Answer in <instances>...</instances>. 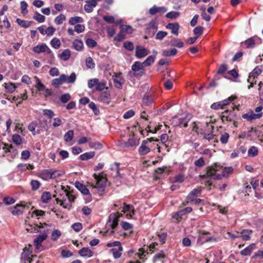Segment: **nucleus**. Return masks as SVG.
<instances>
[{"label": "nucleus", "instance_id": "obj_15", "mask_svg": "<svg viewBox=\"0 0 263 263\" xmlns=\"http://www.w3.org/2000/svg\"><path fill=\"white\" fill-rule=\"evenodd\" d=\"M122 212L124 213H128L126 216L130 218L135 214V210L134 206L131 204H126L125 203H124Z\"/></svg>", "mask_w": 263, "mask_h": 263}, {"label": "nucleus", "instance_id": "obj_39", "mask_svg": "<svg viewBox=\"0 0 263 263\" xmlns=\"http://www.w3.org/2000/svg\"><path fill=\"white\" fill-rule=\"evenodd\" d=\"M51 199V194L49 192H45L43 193L41 199L43 202L47 203Z\"/></svg>", "mask_w": 263, "mask_h": 263}, {"label": "nucleus", "instance_id": "obj_31", "mask_svg": "<svg viewBox=\"0 0 263 263\" xmlns=\"http://www.w3.org/2000/svg\"><path fill=\"white\" fill-rule=\"evenodd\" d=\"M95 155L94 152H87L83 154L80 156V159L82 161L88 160L91 158H92Z\"/></svg>", "mask_w": 263, "mask_h": 263}, {"label": "nucleus", "instance_id": "obj_29", "mask_svg": "<svg viewBox=\"0 0 263 263\" xmlns=\"http://www.w3.org/2000/svg\"><path fill=\"white\" fill-rule=\"evenodd\" d=\"M252 231L249 230H243L241 232V235H239L240 238L243 240H249L250 239V235Z\"/></svg>", "mask_w": 263, "mask_h": 263}, {"label": "nucleus", "instance_id": "obj_40", "mask_svg": "<svg viewBox=\"0 0 263 263\" xmlns=\"http://www.w3.org/2000/svg\"><path fill=\"white\" fill-rule=\"evenodd\" d=\"M155 56L150 55L142 63L144 67L149 66L155 62Z\"/></svg>", "mask_w": 263, "mask_h": 263}, {"label": "nucleus", "instance_id": "obj_50", "mask_svg": "<svg viewBox=\"0 0 263 263\" xmlns=\"http://www.w3.org/2000/svg\"><path fill=\"white\" fill-rule=\"evenodd\" d=\"M33 18L39 23H43L45 20V17L39 12H35Z\"/></svg>", "mask_w": 263, "mask_h": 263}, {"label": "nucleus", "instance_id": "obj_5", "mask_svg": "<svg viewBox=\"0 0 263 263\" xmlns=\"http://www.w3.org/2000/svg\"><path fill=\"white\" fill-rule=\"evenodd\" d=\"M53 226L52 223L48 224L47 223H40V224H28V226L26 227V230L27 232L29 233H37L41 232L40 229L44 228L45 227H51Z\"/></svg>", "mask_w": 263, "mask_h": 263}, {"label": "nucleus", "instance_id": "obj_30", "mask_svg": "<svg viewBox=\"0 0 263 263\" xmlns=\"http://www.w3.org/2000/svg\"><path fill=\"white\" fill-rule=\"evenodd\" d=\"M71 55V52L69 49H65L61 54L59 55V58L62 60L66 61L68 60Z\"/></svg>", "mask_w": 263, "mask_h": 263}, {"label": "nucleus", "instance_id": "obj_44", "mask_svg": "<svg viewBox=\"0 0 263 263\" xmlns=\"http://www.w3.org/2000/svg\"><path fill=\"white\" fill-rule=\"evenodd\" d=\"M66 20V16L64 14H61L54 19V22L57 25L62 24Z\"/></svg>", "mask_w": 263, "mask_h": 263}, {"label": "nucleus", "instance_id": "obj_56", "mask_svg": "<svg viewBox=\"0 0 263 263\" xmlns=\"http://www.w3.org/2000/svg\"><path fill=\"white\" fill-rule=\"evenodd\" d=\"M194 34L198 37L203 32V27L200 26L196 27L193 30Z\"/></svg>", "mask_w": 263, "mask_h": 263}, {"label": "nucleus", "instance_id": "obj_46", "mask_svg": "<svg viewBox=\"0 0 263 263\" xmlns=\"http://www.w3.org/2000/svg\"><path fill=\"white\" fill-rule=\"evenodd\" d=\"M138 141L134 138H129L128 140L125 143V145L127 147H132L138 144Z\"/></svg>", "mask_w": 263, "mask_h": 263}, {"label": "nucleus", "instance_id": "obj_20", "mask_svg": "<svg viewBox=\"0 0 263 263\" xmlns=\"http://www.w3.org/2000/svg\"><path fill=\"white\" fill-rule=\"evenodd\" d=\"M37 176L44 180H49L51 179L50 170H44L38 173Z\"/></svg>", "mask_w": 263, "mask_h": 263}, {"label": "nucleus", "instance_id": "obj_6", "mask_svg": "<svg viewBox=\"0 0 263 263\" xmlns=\"http://www.w3.org/2000/svg\"><path fill=\"white\" fill-rule=\"evenodd\" d=\"M144 66L143 64L140 62L136 61L132 66V70L134 71V75L135 77H141L144 74L143 70Z\"/></svg>", "mask_w": 263, "mask_h": 263}, {"label": "nucleus", "instance_id": "obj_32", "mask_svg": "<svg viewBox=\"0 0 263 263\" xmlns=\"http://www.w3.org/2000/svg\"><path fill=\"white\" fill-rule=\"evenodd\" d=\"M83 18L80 16L71 17L69 20L68 23L70 25H74L77 23H83Z\"/></svg>", "mask_w": 263, "mask_h": 263}, {"label": "nucleus", "instance_id": "obj_13", "mask_svg": "<svg viewBox=\"0 0 263 263\" xmlns=\"http://www.w3.org/2000/svg\"><path fill=\"white\" fill-rule=\"evenodd\" d=\"M213 123L211 121L206 122V124L208 128V130L210 132L209 133H204V139L210 141L213 139L214 135L213 134V130L214 129V126L212 125Z\"/></svg>", "mask_w": 263, "mask_h": 263}, {"label": "nucleus", "instance_id": "obj_59", "mask_svg": "<svg viewBox=\"0 0 263 263\" xmlns=\"http://www.w3.org/2000/svg\"><path fill=\"white\" fill-rule=\"evenodd\" d=\"M86 64L88 68H93L95 66V64L91 57H88L86 59Z\"/></svg>", "mask_w": 263, "mask_h": 263}, {"label": "nucleus", "instance_id": "obj_2", "mask_svg": "<svg viewBox=\"0 0 263 263\" xmlns=\"http://www.w3.org/2000/svg\"><path fill=\"white\" fill-rule=\"evenodd\" d=\"M262 109V106H259L255 109L256 113H254L252 111H250L242 115V117L249 121L260 119L262 116V112H261Z\"/></svg>", "mask_w": 263, "mask_h": 263}, {"label": "nucleus", "instance_id": "obj_61", "mask_svg": "<svg viewBox=\"0 0 263 263\" xmlns=\"http://www.w3.org/2000/svg\"><path fill=\"white\" fill-rule=\"evenodd\" d=\"M86 44L89 48H93L97 46V42L92 39H87L86 41Z\"/></svg>", "mask_w": 263, "mask_h": 263}, {"label": "nucleus", "instance_id": "obj_1", "mask_svg": "<svg viewBox=\"0 0 263 263\" xmlns=\"http://www.w3.org/2000/svg\"><path fill=\"white\" fill-rule=\"evenodd\" d=\"M93 177L96 180V183L92 184L91 186L93 188H96L98 194L101 195L105 190L107 179L101 175L96 174H93Z\"/></svg>", "mask_w": 263, "mask_h": 263}, {"label": "nucleus", "instance_id": "obj_35", "mask_svg": "<svg viewBox=\"0 0 263 263\" xmlns=\"http://www.w3.org/2000/svg\"><path fill=\"white\" fill-rule=\"evenodd\" d=\"M177 50L175 48L171 50H163L162 51V55L163 57H171L176 54Z\"/></svg>", "mask_w": 263, "mask_h": 263}, {"label": "nucleus", "instance_id": "obj_49", "mask_svg": "<svg viewBox=\"0 0 263 263\" xmlns=\"http://www.w3.org/2000/svg\"><path fill=\"white\" fill-rule=\"evenodd\" d=\"M120 218L119 213H114L111 214L109 216V222H111V221H117L118 222V219Z\"/></svg>", "mask_w": 263, "mask_h": 263}, {"label": "nucleus", "instance_id": "obj_36", "mask_svg": "<svg viewBox=\"0 0 263 263\" xmlns=\"http://www.w3.org/2000/svg\"><path fill=\"white\" fill-rule=\"evenodd\" d=\"M76 80V74L74 72H72L71 73L70 76L68 77L65 74V78L64 80V83H67L68 84L73 83Z\"/></svg>", "mask_w": 263, "mask_h": 263}, {"label": "nucleus", "instance_id": "obj_14", "mask_svg": "<svg viewBox=\"0 0 263 263\" xmlns=\"http://www.w3.org/2000/svg\"><path fill=\"white\" fill-rule=\"evenodd\" d=\"M86 4L84 6V10L87 13L92 12L93 8L97 6L96 0H86Z\"/></svg>", "mask_w": 263, "mask_h": 263}, {"label": "nucleus", "instance_id": "obj_43", "mask_svg": "<svg viewBox=\"0 0 263 263\" xmlns=\"http://www.w3.org/2000/svg\"><path fill=\"white\" fill-rule=\"evenodd\" d=\"M62 234L60 230H54L51 233V238L53 241L57 240L61 236Z\"/></svg>", "mask_w": 263, "mask_h": 263}, {"label": "nucleus", "instance_id": "obj_34", "mask_svg": "<svg viewBox=\"0 0 263 263\" xmlns=\"http://www.w3.org/2000/svg\"><path fill=\"white\" fill-rule=\"evenodd\" d=\"M16 22L20 26L25 28L29 27L32 23V21H27L20 18H17Z\"/></svg>", "mask_w": 263, "mask_h": 263}, {"label": "nucleus", "instance_id": "obj_62", "mask_svg": "<svg viewBox=\"0 0 263 263\" xmlns=\"http://www.w3.org/2000/svg\"><path fill=\"white\" fill-rule=\"evenodd\" d=\"M71 99V96L69 93H65L61 96L60 98L61 101L63 103H66L69 101Z\"/></svg>", "mask_w": 263, "mask_h": 263}, {"label": "nucleus", "instance_id": "obj_37", "mask_svg": "<svg viewBox=\"0 0 263 263\" xmlns=\"http://www.w3.org/2000/svg\"><path fill=\"white\" fill-rule=\"evenodd\" d=\"M252 131H254L256 135H258V133L259 132L258 130L256 128H253V127H252L250 130H249L248 132V133H246V132H243V133H241L239 135V138H241V139H244L246 136H248V137H250L251 136V133L252 132Z\"/></svg>", "mask_w": 263, "mask_h": 263}, {"label": "nucleus", "instance_id": "obj_7", "mask_svg": "<svg viewBox=\"0 0 263 263\" xmlns=\"http://www.w3.org/2000/svg\"><path fill=\"white\" fill-rule=\"evenodd\" d=\"M262 72L261 66L256 67L250 73L249 78L248 79V82L250 83V85L248 86V88L250 89L253 87V84L256 83L255 81L254 82V79L258 76Z\"/></svg>", "mask_w": 263, "mask_h": 263}, {"label": "nucleus", "instance_id": "obj_51", "mask_svg": "<svg viewBox=\"0 0 263 263\" xmlns=\"http://www.w3.org/2000/svg\"><path fill=\"white\" fill-rule=\"evenodd\" d=\"M180 15V13L179 12H176V11H171L168 12L165 16L167 18H171V19H174L178 17Z\"/></svg>", "mask_w": 263, "mask_h": 263}, {"label": "nucleus", "instance_id": "obj_54", "mask_svg": "<svg viewBox=\"0 0 263 263\" xmlns=\"http://www.w3.org/2000/svg\"><path fill=\"white\" fill-rule=\"evenodd\" d=\"M167 32L166 31H158L156 35V39L158 40H162L166 35Z\"/></svg>", "mask_w": 263, "mask_h": 263}, {"label": "nucleus", "instance_id": "obj_19", "mask_svg": "<svg viewBox=\"0 0 263 263\" xmlns=\"http://www.w3.org/2000/svg\"><path fill=\"white\" fill-rule=\"evenodd\" d=\"M179 25L178 23H168L166 26V28L170 29L171 33L177 35L179 34Z\"/></svg>", "mask_w": 263, "mask_h": 263}, {"label": "nucleus", "instance_id": "obj_10", "mask_svg": "<svg viewBox=\"0 0 263 263\" xmlns=\"http://www.w3.org/2000/svg\"><path fill=\"white\" fill-rule=\"evenodd\" d=\"M32 251L29 248L25 247L21 255V260L23 263H31L32 259L30 257Z\"/></svg>", "mask_w": 263, "mask_h": 263}, {"label": "nucleus", "instance_id": "obj_26", "mask_svg": "<svg viewBox=\"0 0 263 263\" xmlns=\"http://www.w3.org/2000/svg\"><path fill=\"white\" fill-rule=\"evenodd\" d=\"M72 46L77 51H81L83 49V43L81 40L76 39L72 43Z\"/></svg>", "mask_w": 263, "mask_h": 263}, {"label": "nucleus", "instance_id": "obj_58", "mask_svg": "<svg viewBox=\"0 0 263 263\" xmlns=\"http://www.w3.org/2000/svg\"><path fill=\"white\" fill-rule=\"evenodd\" d=\"M99 83V79L97 78L90 79L88 81V87L89 88H93L95 86H97V83Z\"/></svg>", "mask_w": 263, "mask_h": 263}, {"label": "nucleus", "instance_id": "obj_38", "mask_svg": "<svg viewBox=\"0 0 263 263\" xmlns=\"http://www.w3.org/2000/svg\"><path fill=\"white\" fill-rule=\"evenodd\" d=\"M258 150L257 148L254 146H251L248 150V155L249 157H254L258 155Z\"/></svg>", "mask_w": 263, "mask_h": 263}, {"label": "nucleus", "instance_id": "obj_9", "mask_svg": "<svg viewBox=\"0 0 263 263\" xmlns=\"http://www.w3.org/2000/svg\"><path fill=\"white\" fill-rule=\"evenodd\" d=\"M48 229H45L43 231V233L39 235L34 239L33 243L35 246V248L37 250H39L40 249L42 246V242L47 239L48 237Z\"/></svg>", "mask_w": 263, "mask_h": 263}, {"label": "nucleus", "instance_id": "obj_8", "mask_svg": "<svg viewBox=\"0 0 263 263\" xmlns=\"http://www.w3.org/2000/svg\"><path fill=\"white\" fill-rule=\"evenodd\" d=\"M222 167L220 165H217L215 164L214 165L208 166L207 167V175L211 178L215 179H220L221 175L220 174H216L215 173L218 171L219 168Z\"/></svg>", "mask_w": 263, "mask_h": 263}, {"label": "nucleus", "instance_id": "obj_57", "mask_svg": "<svg viewBox=\"0 0 263 263\" xmlns=\"http://www.w3.org/2000/svg\"><path fill=\"white\" fill-rule=\"evenodd\" d=\"M89 146L91 148L100 149L102 148V145L99 142H89Z\"/></svg>", "mask_w": 263, "mask_h": 263}, {"label": "nucleus", "instance_id": "obj_24", "mask_svg": "<svg viewBox=\"0 0 263 263\" xmlns=\"http://www.w3.org/2000/svg\"><path fill=\"white\" fill-rule=\"evenodd\" d=\"M79 253L80 256L86 257H91L93 255V253L88 248H83L81 249Z\"/></svg>", "mask_w": 263, "mask_h": 263}, {"label": "nucleus", "instance_id": "obj_27", "mask_svg": "<svg viewBox=\"0 0 263 263\" xmlns=\"http://www.w3.org/2000/svg\"><path fill=\"white\" fill-rule=\"evenodd\" d=\"M255 245L254 243H252L246 248L243 250L240 251V254L244 256H248L250 255L252 252V251L255 249Z\"/></svg>", "mask_w": 263, "mask_h": 263}, {"label": "nucleus", "instance_id": "obj_52", "mask_svg": "<svg viewBox=\"0 0 263 263\" xmlns=\"http://www.w3.org/2000/svg\"><path fill=\"white\" fill-rule=\"evenodd\" d=\"M27 7L28 4L26 2L22 1L21 2V12L23 15H26L28 13Z\"/></svg>", "mask_w": 263, "mask_h": 263}, {"label": "nucleus", "instance_id": "obj_48", "mask_svg": "<svg viewBox=\"0 0 263 263\" xmlns=\"http://www.w3.org/2000/svg\"><path fill=\"white\" fill-rule=\"evenodd\" d=\"M243 44L246 45V47L248 48H253L255 46V42L252 38H250L247 40H246Z\"/></svg>", "mask_w": 263, "mask_h": 263}, {"label": "nucleus", "instance_id": "obj_45", "mask_svg": "<svg viewBox=\"0 0 263 263\" xmlns=\"http://www.w3.org/2000/svg\"><path fill=\"white\" fill-rule=\"evenodd\" d=\"M51 179H55L62 175V173L60 171L57 170H50Z\"/></svg>", "mask_w": 263, "mask_h": 263}, {"label": "nucleus", "instance_id": "obj_3", "mask_svg": "<svg viewBox=\"0 0 263 263\" xmlns=\"http://www.w3.org/2000/svg\"><path fill=\"white\" fill-rule=\"evenodd\" d=\"M192 118V116L190 114H186L184 117L178 118L177 116L173 117L171 122L172 124L175 126H179L182 124H183V127L186 128L187 127V123Z\"/></svg>", "mask_w": 263, "mask_h": 263}, {"label": "nucleus", "instance_id": "obj_18", "mask_svg": "<svg viewBox=\"0 0 263 263\" xmlns=\"http://www.w3.org/2000/svg\"><path fill=\"white\" fill-rule=\"evenodd\" d=\"M65 78V74H62L60 76L59 78L53 79L51 82V84L55 88H58L64 83Z\"/></svg>", "mask_w": 263, "mask_h": 263}, {"label": "nucleus", "instance_id": "obj_60", "mask_svg": "<svg viewBox=\"0 0 263 263\" xmlns=\"http://www.w3.org/2000/svg\"><path fill=\"white\" fill-rule=\"evenodd\" d=\"M121 30L123 32H126L127 33H131L133 31L132 28L129 25H122L121 26Z\"/></svg>", "mask_w": 263, "mask_h": 263}, {"label": "nucleus", "instance_id": "obj_41", "mask_svg": "<svg viewBox=\"0 0 263 263\" xmlns=\"http://www.w3.org/2000/svg\"><path fill=\"white\" fill-rule=\"evenodd\" d=\"M74 135V133L72 130H68L65 133L64 136V140L66 142H69L72 140Z\"/></svg>", "mask_w": 263, "mask_h": 263}, {"label": "nucleus", "instance_id": "obj_55", "mask_svg": "<svg viewBox=\"0 0 263 263\" xmlns=\"http://www.w3.org/2000/svg\"><path fill=\"white\" fill-rule=\"evenodd\" d=\"M123 47L125 49L129 51H133L134 49V44L130 41H126L124 43Z\"/></svg>", "mask_w": 263, "mask_h": 263}, {"label": "nucleus", "instance_id": "obj_16", "mask_svg": "<svg viewBox=\"0 0 263 263\" xmlns=\"http://www.w3.org/2000/svg\"><path fill=\"white\" fill-rule=\"evenodd\" d=\"M33 50L34 52L40 53L42 52H46L48 54H51V51L46 44H42L35 46Z\"/></svg>", "mask_w": 263, "mask_h": 263}, {"label": "nucleus", "instance_id": "obj_28", "mask_svg": "<svg viewBox=\"0 0 263 263\" xmlns=\"http://www.w3.org/2000/svg\"><path fill=\"white\" fill-rule=\"evenodd\" d=\"M154 99L151 95L145 94L142 99V103L146 106H149L154 102Z\"/></svg>", "mask_w": 263, "mask_h": 263}, {"label": "nucleus", "instance_id": "obj_63", "mask_svg": "<svg viewBox=\"0 0 263 263\" xmlns=\"http://www.w3.org/2000/svg\"><path fill=\"white\" fill-rule=\"evenodd\" d=\"M229 138V135L228 133L225 132L221 135L220 141L222 144H226L228 142Z\"/></svg>", "mask_w": 263, "mask_h": 263}, {"label": "nucleus", "instance_id": "obj_25", "mask_svg": "<svg viewBox=\"0 0 263 263\" xmlns=\"http://www.w3.org/2000/svg\"><path fill=\"white\" fill-rule=\"evenodd\" d=\"M76 187L84 195H89V191L85 185H83L80 182H76L75 183Z\"/></svg>", "mask_w": 263, "mask_h": 263}, {"label": "nucleus", "instance_id": "obj_33", "mask_svg": "<svg viewBox=\"0 0 263 263\" xmlns=\"http://www.w3.org/2000/svg\"><path fill=\"white\" fill-rule=\"evenodd\" d=\"M171 44L172 46H175L178 48L183 47L184 43L183 42L178 38H173L171 40Z\"/></svg>", "mask_w": 263, "mask_h": 263}, {"label": "nucleus", "instance_id": "obj_12", "mask_svg": "<svg viewBox=\"0 0 263 263\" xmlns=\"http://www.w3.org/2000/svg\"><path fill=\"white\" fill-rule=\"evenodd\" d=\"M148 54V50L142 46H138L136 48L135 55L138 59H142Z\"/></svg>", "mask_w": 263, "mask_h": 263}, {"label": "nucleus", "instance_id": "obj_21", "mask_svg": "<svg viewBox=\"0 0 263 263\" xmlns=\"http://www.w3.org/2000/svg\"><path fill=\"white\" fill-rule=\"evenodd\" d=\"M147 140H143L139 148V152L141 155L147 154L150 152V148L146 146Z\"/></svg>", "mask_w": 263, "mask_h": 263}, {"label": "nucleus", "instance_id": "obj_47", "mask_svg": "<svg viewBox=\"0 0 263 263\" xmlns=\"http://www.w3.org/2000/svg\"><path fill=\"white\" fill-rule=\"evenodd\" d=\"M20 206H25V205L21 203V204H17L15 207H14L11 211V213L13 215H17L22 213V212L20 209H17V207Z\"/></svg>", "mask_w": 263, "mask_h": 263}, {"label": "nucleus", "instance_id": "obj_22", "mask_svg": "<svg viewBox=\"0 0 263 263\" xmlns=\"http://www.w3.org/2000/svg\"><path fill=\"white\" fill-rule=\"evenodd\" d=\"M123 250V247L119 246V248H118V249L112 248L110 249V252L112 253L115 259H118L121 256Z\"/></svg>", "mask_w": 263, "mask_h": 263}, {"label": "nucleus", "instance_id": "obj_23", "mask_svg": "<svg viewBox=\"0 0 263 263\" xmlns=\"http://www.w3.org/2000/svg\"><path fill=\"white\" fill-rule=\"evenodd\" d=\"M201 193V190L199 188L194 189L192 190L190 194L187 196V201L186 202H193L194 200V197H195L197 194H200Z\"/></svg>", "mask_w": 263, "mask_h": 263}, {"label": "nucleus", "instance_id": "obj_11", "mask_svg": "<svg viewBox=\"0 0 263 263\" xmlns=\"http://www.w3.org/2000/svg\"><path fill=\"white\" fill-rule=\"evenodd\" d=\"M110 93L107 89L102 92L98 98V101L103 103L108 104L110 102Z\"/></svg>", "mask_w": 263, "mask_h": 263}, {"label": "nucleus", "instance_id": "obj_42", "mask_svg": "<svg viewBox=\"0 0 263 263\" xmlns=\"http://www.w3.org/2000/svg\"><path fill=\"white\" fill-rule=\"evenodd\" d=\"M4 86L9 93L13 92L16 88L15 84L12 83H5Z\"/></svg>", "mask_w": 263, "mask_h": 263}, {"label": "nucleus", "instance_id": "obj_4", "mask_svg": "<svg viewBox=\"0 0 263 263\" xmlns=\"http://www.w3.org/2000/svg\"><path fill=\"white\" fill-rule=\"evenodd\" d=\"M220 118L223 122H224V121L229 122L234 121L235 120H237V116L236 113L234 111L233 107H232V110H225L221 113Z\"/></svg>", "mask_w": 263, "mask_h": 263}, {"label": "nucleus", "instance_id": "obj_64", "mask_svg": "<svg viewBox=\"0 0 263 263\" xmlns=\"http://www.w3.org/2000/svg\"><path fill=\"white\" fill-rule=\"evenodd\" d=\"M194 164L196 166L201 167L205 164V161L203 157L199 158L198 160L194 162Z\"/></svg>", "mask_w": 263, "mask_h": 263}, {"label": "nucleus", "instance_id": "obj_17", "mask_svg": "<svg viewBox=\"0 0 263 263\" xmlns=\"http://www.w3.org/2000/svg\"><path fill=\"white\" fill-rule=\"evenodd\" d=\"M167 9L164 7H157L154 5L149 9L148 12L150 15H154L157 13L163 14L166 12Z\"/></svg>", "mask_w": 263, "mask_h": 263}, {"label": "nucleus", "instance_id": "obj_53", "mask_svg": "<svg viewBox=\"0 0 263 263\" xmlns=\"http://www.w3.org/2000/svg\"><path fill=\"white\" fill-rule=\"evenodd\" d=\"M50 43H51V46L54 48H55V49L59 48L61 45V43H60L59 39H58V38H56V37L53 39L51 41Z\"/></svg>", "mask_w": 263, "mask_h": 263}]
</instances>
